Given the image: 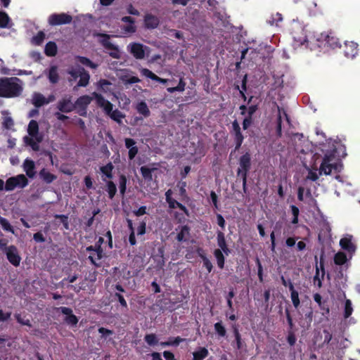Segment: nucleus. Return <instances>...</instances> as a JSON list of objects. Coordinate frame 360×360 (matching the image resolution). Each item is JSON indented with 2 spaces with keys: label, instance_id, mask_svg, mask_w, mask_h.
Segmentation results:
<instances>
[{
  "label": "nucleus",
  "instance_id": "1a4fd4ad",
  "mask_svg": "<svg viewBox=\"0 0 360 360\" xmlns=\"http://www.w3.org/2000/svg\"><path fill=\"white\" fill-rule=\"evenodd\" d=\"M100 36L103 37V39L101 41V43L103 47L106 49L112 51L109 53L110 56L115 59H120V53L119 49L117 46L110 41V36L107 34H101Z\"/></svg>",
  "mask_w": 360,
  "mask_h": 360
},
{
  "label": "nucleus",
  "instance_id": "9d476101",
  "mask_svg": "<svg viewBox=\"0 0 360 360\" xmlns=\"http://www.w3.org/2000/svg\"><path fill=\"white\" fill-rule=\"evenodd\" d=\"M96 99V104L98 107L103 108L105 113L108 115L113 110V105L109 101L106 100L101 94L96 92L92 94Z\"/></svg>",
  "mask_w": 360,
  "mask_h": 360
},
{
  "label": "nucleus",
  "instance_id": "052dcab7",
  "mask_svg": "<svg viewBox=\"0 0 360 360\" xmlns=\"http://www.w3.org/2000/svg\"><path fill=\"white\" fill-rule=\"evenodd\" d=\"M114 297L118 300V302H120V305L122 307L127 309V301L125 300V299L122 295H121L119 292H115L114 295Z\"/></svg>",
  "mask_w": 360,
  "mask_h": 360
},
{
  "label": "nucleus",
  "instance_id": "4c0bfd02",
  "mask_svg": "<svg viewBox=\"0 0 360 360\" xmlns=\"http://www.w3.org/2000/svg\"><path fill=\"white\" fill-rule=\"evenodd\" d=\"M77 60L83 65H85L91 69H96L98 67L97 64L94 63L89 58L84 56H77Z\"/></svg>",
  "mask_w": 360,
  "mask_h": 360
},
{
  "label": "nucleus",
  "instance_id": "393cba45",
  "mask_svg": "<svg viewBox=\"0 0 360 360\" xmlns=\"http://www.w3.org/2000/svg\"><path fill=\"white\" fill-rule=\"evenodd\" d=\"M50 101L51 99H46L40 93H35L32 98V103L36 108H40L45 104H48Z\"/></svg>",
  "mask_w": 360,
  "mask_h": 360
},
{
  "label": "nucleus",
  "instance_id": "5701e85b",
  "mask_svg": "<svg viewBox=\"0 0 360 360\" xmlns=\"http://www.w3.org/2000/svg\"><path fill=\"white\" fill-rule=\"evenodd\" d=\"M39 178L46 184H51L57 179V176L51 173L46 168L41 169L39 172Z\"/></svg>",
  "mask_w": 360,
  "mask_h": 360
},
{
  "label": "nucleus",
  "instance_id": "cd10ccee",
  "mask_svg": "<svg viewBox=\"0 0 360 360\" xmlns=\"http://www.w3.org/2000/svg\"><path fill=\"white\" fill-rule=\"evenodd\" d=\"M197 253L198 256L202 259L203 262V266H205L208 273H210L212 270V264L210 262V260L206 257L205 254L204 253V251L201 248H198L197 250Z\"/></svg>",
  "mask_w": 360,
  "mask_h": 360
},
{
  "label": "nucleus",
  "instance_id": "58836bf2",
  "mask_svg": "<svg viewBox=\"0 0 360 360\" xmlns=\"http://www.w3.org/2000/svg\"><path fill=\"white\" fill-rule=\"evenodd\" d=\"M83 72L79 75L80 79L77 83L78 86H86L89 84L90 76L89 74L82 69Z\"/></svg>",
  "mask_w": 360,
  "mask_h": 360
},
{
  "label": "nucleus",
  "instance_id": "473e14b6",
  "mask_svg": "<svg viewBox=\"0 0 360 360\" xmlns=\"http://www.w3.org/2000/svg\"><path fill=\"white\" fill-rule=\"evenodd\" d=\"M136 110L145 117H148L150 115V111L145 101H141L137 104Z\"/></svg>",
  "mask_w": 360,
  "mask_h": 360
},
{
  "label": "nucleus",
  "instance_id": "e433bc0d",
  "mask_svg": "<svg viewBox=\"0 0 360 360\" xmlns=\"http://www.w3.org/2000/svg\"><path fill=\"white\" fill-rule=\"evenodd\" d=\"M155 169V168H148L146 166H142L140 168L141 174L143 178L147 181H151L153 179L152 172Z\"/></svg>",
  "mask_w": 360,
  "mask_h": 360
},
{
  "label": "nucleus",
  "instance_id": "4be33fe9",
  "mask_svg": "<svg viewBox=\"0 0 360 360\" xmlns=\"http://www.w3.org/2000/svg\"><path fill=\"white\" fill-rule=\"evenodd\" d=\"M140 72L143 76H144L147 78H149L153 81H155L157 82L163 84H165L168 82V79H163V78L158 77L155 73H153L151 70H150L147 68H141L140 70Z\"/></svg>",
  "mask_w": 360,
  "mask_h": 360
},
{
  "label": "nucleus",
  "instance_id": "c85d7f7f",
  "mask_svg": "<svg viewBox=\"0 0 360 360\" xmlns=\"http://www.w3.org/2000/svg\"><path fill=\"white\" fill-rule=\"evenodd\" d=\"M58 47L54 41H49L44 49V53L49 57L55 56L57 54Z\"/></svg>",
  "mask_w": 360,
  "mask_h": 360
},
{
  "label": "nucleus",
  "instance_id": "ddd939ff",
  "mask_svg": "<svg viewBox=\"0 0 360 360\" xmlns=\"http://www.w3.org/2000/svg\"><path fill=\"white\" fill-rule=\"evenodd\" d=\"M103 242L104 239L102 237H99L94 245L86 247V251L89 252H95L96 255H97V260H101L104 255L103 249L102 248Z\"/></svg>",
  "mask_w": 360,
  "mask_h": 360
},
{
  "label": "nucleus",
  "instance_id": "f704fd0d",
  "mask_svg": "<svg viewBox=\"0 0 360 360\" xmlns=\"http://www.w3.org/2000/svg\"><path fill=\"white\" fill-rule=\"evenodd\" d=\"M347 255L343 252H338L334 256V263L336 265L342 266L347 263Z\"/></svg>",
  "mask_w": 360,
  "mask_h": 360
},
{
  "label": "nucleus",
  "instance_id": "e2e57ef3",
  "mask_svg": "<svg viewBox=\"0 0 360 360\" xmlns=\"http://www.w3.org/2000/svg\"><path fill=\"white\" fill-rule=\"evenodd\" d=\"M3 125L4 128L11 129L14 125V122L11 117H7L4 119Z\"/></svg>",
  "mask_w": 360,
  "mask_h": 360
},
{
  "label": "nucleus",
  "instance_id": "ea45409f",
  "mask_svg": "<svg viewBox=\"0 0 360 360\" xmlns=\"http://www.w3.org/2000/svg\"><path fill=\"white\" fill-rule=\"evenodd\" d=\"M234 336H235V340H236V347L238 349H240L243 347V342L241 340V336L238 330V326L234 325L233 326ZM235 347V345H233Z\"/></svg>",
  "mask_w": 360,
  "mask_h": 360
},
{
  "label": "nucleus",
  "instance_id": "7ed1b4c3",
  "mask_svg": "<svg viewBox=\"0 0 360 360\" xmlns=\"http://www.w3.org/2000/svg\"><path fill=\"white\" fill-rule=\"evenodd\" d=\"M239 167L237 170V175L243 181V188L244 193H247V178L248 172L251 167V154L249 151L242 155L238 160Z\"/></svg>",
  "mask_w": 360,
  "mask_h": 360
},
{
  "label": "nucleus",
  "instance_id": "69168bd1",
  "mask_svg": "<svg viewBox=\"0 0 360 360\" xmlns=\"http://www.w3.org/2000/svg\"><path fill=\"white\" fill-rule=\"evenodd\" d=\"M146 222L145 221H142L138 228H137V234L138 235H143L146 233Z\"/></svg>",
  "mask_w": 360,
  "mask_h": 360
},
{
  "label": "nucleus",
  "instance_id": "2f4dec72",
  "mask_svg": "<svg viewBox=\"0 0 360 360\" xmlns=\"http://www.w3.org/2000/svg\"><path fill=\"white\" fill-rule=\"evenodd\" d=\"M293 39H294V43H295L294 45L295 46H300L304 45L306 47H307L309 45V41L307 38V36L304 33V32H302L300 36L293 35Z\"/></svg>",
  "mask_w": 360,
  "mask_h": 360
},
{
  "label": "nucleus",
  "instance_id": "79ce46f5",
  "mask_svg": "<svg viewBox=\"0 0 360 360\" xmlns=\"http://www.w3.org/2000/svg\"><path fill=\"white\" fill-rule=\"evenodd\" d=\"M108 116L116 122L120 124L122 122V119L125 117V115L120 111L118 109L112 110V112L108 115Z\"/></svg>",
  "mask_w": 360,
  "mask_h": 360
},
{
  "label": "nucleus",
  "instance_id": "7c9ffc66",
  "mask_svg": "<svg viewBox=\"0 0 360 360\" xmlns=\"http://www.w3.org/2000/svg\"><path fill=\"white\" fill-rule=\"evenodd\" d=\"M48 78L51 84H56L59 81V75L58 73V68L53 65L50 68Z\"/></svg>",
  "mask_w": 360,
  "mask_h": 360
},
{
  "label": "nucleus",
  "instance_id": "aec40b11",
  "mask_svg": "<svg viewBox=\"0 0 360 360\" xmlns=\"http://www.w3.org/2000/svg\"><path fill=\"white\" fill-rule=\"evenodd\" d=\"M160 24L159 18L150 13H148L144 17V25L148 29H155Z\"/></svg>",
  "mask_w": 360,
  "mask_h": 360
},
{
  "label": "nucleus",
  "instance_id": "3c124183",
  "mask_svg": "<svg viewBox=\"0 0 360 360\" xmlns=\"http://www.w3.org/2000/svg\"><path fill=\"white\" fill-rule=\"evenodd\" d=\"M353 312L352 302L350 300H346L345 303L344 317L345 319L349 318Z\"/></svg>",
  "mask_w": 360,
  "mask_h": 360
},
{
  "label": "nucleus",
  "instance_id": "6e6552de",
  "mask_svg": "<svg viewBox=\"0 0 360 360\" xmlns=\"http://www.w3.org/2000/svg\"><path fill=\"white\" fill-rule=\"evenodd\" d=\"M5 254L8 262L17 267L20 265L21 261V257L19 255L18 248L13 245H9L5 248Z\"/></svg>",
  "mask_w": 360,
  "mask_h": 360
},
{
  "label": "nucleus",
  "instance_id": "0e129e2a",
  "mask_svg": "<svg viewBox=\"0 0 360 360\" xmlns=\"http://www.w3.org/2000/svg\"><path fill=\"white\" fill-rule=\"evenodd\" d=\"M271 20L269 21V22L271 25H274L276 23V25L278 22H281L283 20V16L282 14L280 13H276L275 15H272Z\"/></svg>",
  "mask_w": 360,
  "mask_h": 360
},
{
  "label": "nucleus",
  "instance_id": "423d86ee",
  "mask_svg": "<svg viewBox=\"0 0 360 360\" xmlns=\"http://www.w3.org/2000/svg\"><path fill=\"white\" fill-rule=\"evenodd\" d=\"M72 20V17L68 13H53L49 15L48 22L51 26H58L70 24Z\"/></svg>",
  "mask_w": 360,
  "mask_h": 360
},
{
  "label": "nucleus",
  "instance_id": "f03ea898",
  "mask_svg": "<svg viewBox=\"0 0 360 360\" xmlns=\"http://www.w3.org/2000/svg\"><path fill=\"white\" fill-rule=\"evenodd\" d=\"M342 168V164L336 160V150L334 149L324 155L319 169V174L330 175L333 171L335 173H340Z\"/></svg>",
  "mask_w": 360,
  "mask_h": 360
},
{
  "label": "nucleus",
  "instance_id": "8fccbe9b",
  "mask_svg": "<svg viewBox=\"0 0 360 360\" xmlns=\"http://www.w3.org/2000/svg\"><path fill=\"white\" fill-rule=\"evenodd\" d=\"M189 227L188 226H183L181 231L177 233L176 240L179 242L185 241V235L189 233Z\"/></svg>",
  "mask_w": 360,
  "mask_h": 360
},
{
  "label": "nucleus",
  "instance_id": "09e8293b",
  "mask_svg": "<svg viewBox=\"0 0 360 360\" xmlns=\"http://www.w3.org/2000/svg\"><path fill=\"white\" fill-rule=\"evenodd\" d=\"M0 224L4 231L14 233L13 228L11 225L9 221L6 218L2 217L1 216H0Z\"/></svg>",
  "mask_w": 360,
  "mask_h": 360
},
{
  "label": "nucleus",
  "instance_id": "5fc2aeb1",
  "mask_svg": "<svg viewBox=\"0 0 360 360\" xmlns=\"http://www.w3.org/2000/svg\"><path fill=\"white\" fill-rule=\"evenodd\" d=\"M247 75H245L242 80V84H241V89H240L239 86H236V89L239 91L240 94H241V96L243 98V99L246 100V96L245 94V92L246 91L247 86Z\"/></svg>",
  "mask_w": 360,
  "mask_h": 360
},
{
  "label": "nucleus",
  "instance_id": "72a5a7b5",
  "mask_svg": "<svg viewBox=\"0 0 360 360\" xmlns=\"http://www.w3.org/2000/svg\"><path fill=\"white\" fill-rule=\"evenodd\" d=\"M186 340L184 338H181V337L178 336L176 338H170L168 341L167 342H161L160 345L162 347H168V346H178L181 342H184Z\"/></svg>",
  "mask_w": 360,
  "mask_h": 360
},
{
  "label": "nucleus",
  "instance_id": "de8ad7c7",
  "mask_svg": "<svg viewBox=\"0 0 360 360\" xmlns=\"http://www.w3.org/2000/svg\"><path fill=\"white\" fill-rule=\"evenodd\" d=\"M127 179L125 175L121 174L119 178L120 192L122 195H124L127 189Z\"/></svg>",
  "mask_w": 360,
  "mask_h": 360
},
{
  "label": "nucleus",
  "instance_id": "b1692460",
  "mask_svg": "<svg viewBox=\"0 0 360 360\" xmlns=\"http://www.w3.org/2000/svg\"><path fill=\"white\" fill-rule=\"evenodd\" d=\"M278 115L277 117V124H276V134L278 137H281L282 136V117H281V112L283 114V115L285 117L286 120L290 122V118L287 114V112L285 111L284 109H281L280 107L278 106Z\"/></svg>",
  "mask_w": 360,
  "mask_h": 360
},
{
  "label": "nucleus",
  "instance_id": "a878e982",
  "mask_svg": "<svg viewBox=\"0 0 360 360\" xmlns=\"http://www.w3.org/2000/svg\"><path fill=\"white\" fill-rule=\"evenodd\" d=\"M92 98L88 95L79 96L74 103L75 109L78 108H87L91 103Z\"/></svg>",
  "mask_w": 360,
  "mask_h": 360
},
{
  "label": "nucleus",
  "instance_id": "37998d69",
  "mask_svg": "<svg viewBox=\"0 0 360 360\" xmlns=\"http://www.w3.org/2000/svg\"><path fill=\"white\" fill-rule=\"evenodd\" d=\"M106 191L108 193L109 198L112 199L115 197L117 192L116 185L113 181H109L106 184Z\"/></svg>",
  "mask_w": 360,
  "mask_h": 360
},
{
  "label": "nucleus",
  "instance_id": "c9c22d12",
  "mask_svg": "<svg viewBox=\"0 0 360 360\" xmlns=\"http://www.w3.org/2000/svg\"><path fill=\"white\" fill-rule=\"evenodd\" d=\"M34 138L32 136L29 137L26 136L23 138V141L25 143L30 146L34 151H38L39 150V142H37V141L36 139L34 140Z\"/></svg>",
  "mask_w": 360,
  "mask_h": 360
},
{
  "label": "nucleus",
  "instance_id": "4468645a",
  "mask_svg": "<svg viewBox=\"0 0 360 360\" xmlns=\"http://www.w3.org/2000/svg\"><path fill=\"white\" fill-rule=\"evenodd\" d=\"M27 133L30 136L34 138L37 142L42 141L43 137L39 134V124L36 120H30L27 127Z\"/></svg>",
  "mask_w": 360,
  "mask_h": 360
},
{
  "label": "nucleus",
  "instance_id": "412c9836",
  "mask_svg": "<svg viewBox=\"0 0 360 360\" xmlns=\"http://www.w3.org/2000/svg\"><path fill=\"white\" fill-rule=\"evenodd\" d=\"M22 166L26 175L29 178H34L36 174L34 162L31 159L27 158L25 160Z\"/></svg>",
  "mask_w": 360,
  "mask_h": 360
},
{
  "label": "nucleus",
  "instance_id": "39448f33",
  "mask_svg": "<svg viewBox=\"0 0 360 360\" xmlns=\"http://www.w3.org/2000/svg\"><path fill=\"white\" fill-rule=\"evenodd\" d=\"M29 181L24 174H18L8 178L5 183V191H11L15 188H23L28 185Z\"/></svg>",
  "mask_w": 360,
  "mask_h": 360
},
{
  "label": "nucleus",
  "instance_id": "f8f14e48",
  "mask_svg": "<svg viewBox=\"0 0 360 360\" xmlns=\"http://www.w3.org/2000/svg\"><path fill=\"white\" fill-rule=\"evenodd\" d=\"M57 108L64 113L73 111L75 109V105L72 103V96H69L60 100L57 103Z\"/></svg>",
  "mask_w": 360,
  "mask_h": 360
},
{
  "label": "nucleus",
  "instance_id": "c756f323",
  "mask_svg": "<svg viewBox=\"0 0 360 360\" xmlns=\"http://www.w3.org/2000/svg\"><path fill=\"white\" fill-rule=\"evenodd\" d=\"M208 354L209 352L205 347H199L193 353V360H203Z\"/></svg>",
  "mask_w": 360,
  "mask_h": 360
},
{
  "label": "nucleus",
  "instance_id": "9b49d317",
  "mask_svg": "<svg viewBox=\"0 0 360 360\" xmlns=\"http://www.w3.org/2000/svg\"><path fill=\"white\" fill-rule=\"evenodd\" d=\"M57 311L61 312L63 314L65 315L64 318V321L70 326H76L78 323V318L73 314L72 310L71 308L66 307H60L56 309Z\"/></svg>",
  "mask_w": 360,
  "mask_h": 360
},
{
  "label": "nucleus",
  "instance_id": "603ef678",
  "mask_svg": "<svg viewBox=\"0 0 360 360\" xmlns=\"http://www.w3.org/2000/svg\"><path fill=\"white\" fill-rule=\"evenodd\" d=\"M10 18L5 12L0 11V27L5 28L8 26Z\"/></svg>",
  "mask_w": 360,
  "mask_h": 360
},
{
  "label": "nucleus",
  "instance_id": "13d9d810",
  "mask_svg": "<svg viewBox=\"0 0 360 360\" xmlns=\"http://www.w3.org/2000/svg\"><path fill=\"white\" fill-rule=\"evenodd\" d=\"M56 219H59L60 222L63 224V226L66 229H69V223H68V217L65 214H56L55 216Z\"/></svg>",
  "mask_w": 360,
  "mask_h": 360
},
{
  "label": "nucleus",
  "instance_id": "6ab92c4d",
  "mask_svg": "<svg viewBox=\"0 0 360 360\" xmlns=\"http://www.w3.org/2000/svg\"><path fill=\"white\" fill-rule=\"evenodd\" d=\"M124 143L127 148L129 149L128 157L129 160H133L139 153V148L136 146V141L131 138H126Z\"/></svg>",
  "mask_w": 360,
  "mask_h": 360
},
{
  "label": "nucleus",
  "instance_id": "bf43d9fd",
  "mask_svg": "<svg viewBox=\"0 0 360 360\" xmlns=\"http://www.w3.org/2000/svg\"><path fill=\"white\" fill-rule=\"evenodd\" d=\"M287 341L290 346L295 345L296 337L294 330H288Z\"/></svg>",
  "mask_w": 360,
  "mask_h": 360
},
{
  "label": "nucleus",
  "instance_id": "2eb2a0df",
  "mask_svg": "<svg viewBox=\"0 0 360 360\" xmlns=\"http://www.w3.org/2000/svg\"><path fill=\"white\" fill-rule=\"evenodd\" d=\"M130 53L136 59L141 60L145 58V50L143 44L139 43H131L129 44Z\"/></svg>",
  "mask_w": 360,
  "mask_h": 360
},
{
  "label": "nucleus",
  "instance_id": "0eeeda50",
  "mask_svg": "<svg viewBox=\"0 0 360 360\" xmlns=\"http://www.w3.org/2000/svg\"><path fill=\"white\" fill-rule=\"evenodd\" d=\"M218 244L221 250L216 249L214 255L217 260L219 267L222 269L224 264V257L221 251L225 252V236L221 231L218 233Z\"/></svg>",
  "mask_w": 360,
  "mask_h": 360
},
{
  "label": "nucleus",
  "instance_id": "dca6fc26",
  "mask_svg": "<svg viewBox=\"0 0 360 360\" xmlns=\"http://www.w3.org/2000/svg\"><path fill=\"white\" fill-rule=\"evenodd\" d=\"M343 52L347 58H354L358 53V44L354 41H346L345 43Z\"/></svg>",
  "mask_w": 360,
  "mask_h": 360
},
{
  "label": "nucleus",
  "instance_id": "774afa93",
  "mask_svg": "<svg viewBox=\"0 0 360 360\" xmlns=\"http://www.w3.org/2000/svg\"><path fill=\"white\" fill-rule=\"evenodd\" d=\"M33 239L37 243H44L45 241V238L44 235L41 232H37L33 235Z\"/></svg>",
  "mask_w": 360,
  "mask_h": 360
},
{
  "label": "nucleus",
  "instance_id": "c03bdc74",
  "mask_svg": "<svg viewBox=\"0 0 360 360\" xmlns=\"http://www.w3.org/2000/svg\"><path fill=\"white\" fill-rule=\"evenodd\" d=\"M144 340L149 346H155L158 344V339L154 333L146 334Z\"/></svg>",
  "mask_w": 360,
  "mask_h": 360
},
{
  "label": "nucleus",
  "instance_id": "680f3d73",
  "mask_svg": "<svg viewBox=\"0 0 360 360\" xmlns=\"http://www.w3.org/2000/svg\"><path fill=\"white\" fill-rule=\"evenodd\" d=\"M214 328L217 333L221 336L225 335V327L221 322H217L214 324Z\"/></svg>",
  "mask_w": 360,
  "mask_h": 360
},
{
  "label": "nucleus",
  "instance_id": "a18cd8bd",
  "mask_svg": "<svg viewBox=\"0 0 360 360\" xmlns=\"http://www.w3.org/2000/svg\"><path fill=\"white\" fill-rule=\"evenodd\" d=\"M233 134L234 136V142H235V145H236L235 151H236V150H238L240 148V146L243 143L244 137L241 133V131L234 132Z\"/></svg>",
  "mask_w": 360,
  "mask_h": 360
},
{
  "label": "nucleus",
  "instance_id": "20e7f679",
  "mask_svg": "<svg viewBox=\"0 0 360 360\" xmlns=\"http://www.w3.org/2000/svg\"><path fill=\"white\" fill-rule=\"evenodd\" d=\"M229 16L226 15V40L229 38L233 42L239 43L243 38V27L241 25H233L229 20ZM226 43H228L227 41Z\"/></svg>",
  "mask_w": 360,
  "mask_h": 360
},
{
  "label": "nucleus",
  "instance_id": "a19ab883",
  "mask_svg": "<svg viewBox=\"0 0 360 360\" xmlns=\"http://www.w3.org/2000/svg\"><path fill=\"white\" fill-rule=\"evenodd\" d=\"M114 169V166L112 162H108L106 165L102 166L100 168L101 172L106 176L108 179L112 178V170Z\"/></svg>",
  "mask_w": 360,
  "mask_h": 360
},
{
  "label": "nucleus",
  "instance_id": "a211bd4d",
  "mask_svg": "<svg viewBox=\"0 0 360 360\" xmlns=\"http://www.w3.org/2000/svg\"><path fill=\"white\" fill-rule=\"evenodd\" d=\"M321 37L324 39L325 45H327L328 47L333 49L341 47L340 39L333 33L330 32L326 35L321 34Z\"/></svg>",
  "mask_w": 360,
  "mask_h": 360
},
{
  "label": "nucleus",
  "instance_id": "864d4df0",
  "mask_svg": "<svg viewBox=\"0 0 360 360\" xmlns=\"http://www.w3.org/2000/svg\"><path fill=\"white\" fill-rule=\"evenodd\" d=\"M285 314L288 325V330H294L295 324L293 323L290 311L288 307H286L285 309Z\"/></svg>",
  "mask_w": 360,
  "mask_h": 360
},
{
  "label": "nucleus",
  "instance_id": "6e6d98bb",
  "mask_svg": "<svg viewBox=\"0 0 360 360\" xmlns=\"http://www.w3.org/2000/svg\"><path fill=\"white\" fill-rule=\"evenodd\" d=\"M14 316H15L17 322L19 323L20 325L27 326L29 327L32 326L30 321L28 319H23L20 314H15Z\"/></svg>",
  "mask_w": 360,
  "mask_h": 360
},
{
  "label": "nucleus",
  "instance_id": "f257e3e1",
  "mask_svg": "<svg viewBox=\"0 0 360 360\" xmlns=\"http://www.w3.org/2000/svg\"><path fill=\"white\" fill-rule=\"evenodd\" d=\"M23 91L22 81L16 77L0 78V97L15 98L20 96Z\"/></svg>",
  "mask_w": 360,
  "mask_h": 360
},
{
  "label": "nucleus",
  "instance_id": "4d7b16f0",
  "mask_svg": "<svg viewBox=\"0 0 360 360\" xmlns=\"http://www.w3.org/2000/svg\"><path fill=\"white\" fill-rule=\"evenodd\" d=\"M88 259L95 267H101L102 265L101 260H97V255H96L95 252H91Z\"/></svg>",
  "mask_w": 360,
  "mask_h": 360
},
{
  "label": "nucleus",
  "instance_id": "338daca9",
  "mask_svg": "<svg viewBox=\"0 0 360 360\" xmlns=\"http://www.w3.org/2000/svg\"><path fill=\"white\" fill-rule=\"evenodd\" d=\"M185 187H186V183L183 182L182 186L179 188V194H180L182 200L188 199Z\"/></svg>",
  "mask_w": 360,
  "mask_h": 360
},
{
  "label": "nucleus",
  "instance_id": "49530a36",
  "mask_svg": "<svg viewBox=\"0 0 360 360\" xmlns=\"http://www.w3.org/2000/svg\"><path fill=\"white\" fill-rule=\"evenodd\" d=\"M45 39V34L43 31H39L32 38V43L36 46H40Z\"/></svg>",
  "mask_w": 360,
  "mask_h": 360
},
{
  "label": "nucleus",
  "instance_id": "f3484780",
  "mask_svg": "<svg viewBox=\"0 0 360 360\" xmlns=\"http://www.w3.org/2000/svg\"><path fill=\"white\" fill-rule=\"evenodd\" d=\"M340 245L342 249L346 250L350 254L356 251V245L352 243V236L347 235L340 240Z\"/></svg>",
  "mask_w": 360,
  "mask_h": 360
},
{
  "label": "nucleus",
  "instance_id": "bb28decb",
  "mask_svg": "<svg viewBox=\"0 0 360 360\" xmlns=\"http://www.w3.org/2000/svg\"><path fill=\"white\" fill-rule=\"evenodd\" d=\"M290 292L292 304L295 309H298L300 305V300L299 297V292L297 290H295L294 284L290 285Z\"/></svg>",
  "mask_w": 360,
  "mask_h": 360
}]
</instances>
